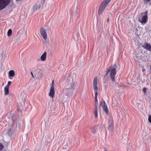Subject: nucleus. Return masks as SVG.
<instances>
[{"mask_svg": "<svg viewBox=\"0 0 151 151\" xmlns=\"http://www.w3.org/2000/svg\"><path fill=\"white\" fill-rule=\"evenodd\" d=\"M116 64H114L113 65H111L109 67L107 70L106 73L104 76V80L106 81L107 79V76L109 73H110V76L111 79L112 81L111 83V85H112V83L114 84V82L115 81V76L116 73Z\"/></svg>", "mask_w": 151, "mask_h": 151, "instance_id": "f257e3e1", "label": "nucleus"}, {"mask_svg": "<svg viewBox=\"0 0 151 151\" xmlns=\"http://www.w3.org/2000/svg\"><path fill=\"white\" fill-rule=\"evenodd\" d=\"M76 86V82H73V79L70 81H67L65 83V94L68 97H70L73 94L74 90Z\"/></svg>", "mask_w": 151, "mask_h": 151, "instance_id": "f03ea898", "label": "nucleus"}, {"mask_svg": "<svg viewBox=\"0 0 151 151\" xmlns=\"http://www.w3.org/2000/svg\"><path fill=\"white\" fill-rule=\"evenodd\" d=\"M93 88L95 93V107L97 108V106L98 104V101L97 99V96L98 95L97 91L98 90V83H97V77L94 78L93 82Z\"/></svg>", "mask_w": 151, "mask_h": 151, "instance_id": "7ed1b4c3", "label": "nucleus"}, {"mask_svg": "<svg viewBox=\"0 0 151 151\" xmlns=\"http://www.w3.org/2000/svg\"><path fill=\"white\" fill-rule=\"evenodd\" d=\"M11 0H0V10L4 9L9 3Z\"/></svg>", "mask_w": 151, "mask_h": 151, "instance_id": "20e7f679", "label": "nucleus"}, {"mask_svg": "<svg viewBox=\"0 0 151 151\" xmlns=\"http://www.w3.org/2000/svg\"><path fill=\"white\" fill-rule=\"evenodd\" d=\"M108 129L110 131H112L113 128L114 121L111 116H110L108 119Z\"/></svg>", "mask_w": 151, "mask_h": 151, "instance_id": "39448f33", "label": "nucleus"}, {"mask_svg": "<svg viewBox=\"0 0 151 151\" xmlns=\"http://www.w3.org/2000/svg\"><path fill=\"white\" fill-rule=\"evenodd\" d=\"M35 75L37 77L41 76L42 73V71L40 69H37L34 71Z\"/></svg>", "mask_w": 151, "mask_h": 151, "instance_id": "423d86ee", "label": "nucleus"}, {"mask_svg": "<svg viewBox=\"0 0 151 151\" xmlns=\"http://www.w3.org/2000/svg\"><path fill=\"white\" fill-rule=\"evenodd\" d=\"M40 34L43 38L45 40H46L47 38L46 32L43 27L40 28Z\"/></svg>", "mask_w": 151, "mask_h": 151, "instance_id": "0eeeda50", "label": "nucleus"}, {"mask_svg": "<svg viewBox=\"0 0 151 151\" xmlns=\"http://www.w3.org/2000/svg\"><path fill=\"white\" fill-rule=\"evenodd\" d=\"M106 7V6L104 5V3H102L98 11V14L99 15L102 13Z\"/></svg>", "mask_w": 151, "mask_h": 151, "instance_id": "6e6552de", "label": "nucleus"}, {"mask_svg": "<svg viewBox=\"0 0 151 151\" xmlns=\"http://www.w3.org/2000/svg\"><path fill=\"white\" fill-rule=\"evenodd\" d=\"M12 121V123L11 124L10 128H12V130H15L17 127V121L15 120L14 121Z\"/></svg>", "mask_w": 151, "mask_h": 151, "instance_id": "1a4fd4ad", "label": "nucleus"}, {"mask_svg": "<svg viewBox=\"0 0 151 151\" xmlns=\"http://www.w3.org/2000/svg\"><path fill=\"white\" fill-rule=\"evenodd\" d=\"M101 126L99 125H98L96 126L93 127L91 128V131L93 133H96L98 129L100 128Z\"/></svg>", "mask_w": 151, "mask_h": 151, "instance_id": "9d476101", "label": "nucleus"}, {"mask_svg": "<svg viewBox=\"0 0 151 151\" xmlns=\"http://www.w3.org/2000/svg\"><path fill=\"white\" fill-rule=\"evenodd\" d=\"M55 95L54 88H50V92L49 93V95L50 96L52 97V98H54Z\"/></svg>", "mask_w": 151, "mask_h": 151, "instance_id": "9b49d317", "label": "nucleus"}, {"mask_svg": "<svg viewBox=\"0 0 151 151\" xmlns=\"http://www.w3.org/2000/svg\"><path fill=\"white\" fill-rule=\"evenodd\" d=\"M142 46L144 48H145L146 50L151 51V45L150 44L146 43V44H145Z\"/></svg>", "mask_w": 151, "mask_h": 151, "instance_id": "f8f14e48", "label": "nucleus"}, {"mask_svg": "<svg viewBox=\"0 0 151 151\" xmlns=\"http://www.w3.org/2000/svg\"><path fill=\"white\" fill-rule=\"evenodd\" d=\"M7 117L11 119L12 121H14L15 120L14 114L12 112L9 113V114H8Z\"/></svg>", "mask_w": 151, "mask_h": 151, "instance_id": "ddd939ff", "label": "nucleus"}, {"mask_svg": "<svg viewBox=\"0 0 151 151\" xmlns=\"http://www.w3.org/2000/svg\"><path fill=\"white\" fill-rule=\"evenodd\" d=\"M147 15H145L142 18V20L140 21V22H141V23H145L147 22Z\"/></svg>", "mask_w": 151, "mask_h": 151, "instance_id": "4468645a", "label": "nucleus"}, {"mask_svg": "<svg viewBox=\"0 0 151 151\" xmlns=\"http://www.w3.org/2000/svg\"><path fill=\"white\" fill-rule=\"evenodd\" d=\"M15 73L14 70H10L9 72V77L10 79H12L11 77L14 76Z\"/></svg>", "mask_w": 151, "mask_h": 151, "instance_id": "2eb2a0df", "label": "nucleus"}, {"mask_svg": "<svg viewBox=\"0 0 151 151\" xmlns=\"http://www.w3.org/2000/svg\"><path fill=\"white\" fill-rule=\"evenodd\" d=\"M46 52H45L41 55V59L42 61H44L46 60Z\"/></svg>", "mask_w": 151, "mask_h": 151, "instance_id": "dca6fc26", "label": "nucleus"}, {"mask_svg": "<svg viewBox=\"0 0 151 151\" xmlns=\"http://www.w3.org/2000/svg\"><path fill=\"white\" fill-rule=\"evenodd\" d=\"M4 94L5 95L8 94L9 93V88L8 86H5L4 88Z\"/></svg>", "mask_w": 151, "mask_h": 151, "instance_id": "f3484780", "label": "nucleus"}, {"mask_svg": "<svg viewBox=\"0 0 151 151\" xmlns=\"http://www.w3.org/2000/svg\"><path fill=\"white\" fill-rule=\"evenodd\" d=\"M11 128H10L9 129V130L7 132V134L8 135L11 136L12 134V133L14 132V130H12Z\"/></svg>", "mask_w": 151, "mask_h": 151, "instance_id": "a211bd4d", "label": "nucleus"}, {"mask_svg": "<svg viewBox=\"0 0 151 151\" xmlns=\"http://www.w3.org/2000/svg\"><path fill=\"white\" fill-rule=\"evenodd\" d=\"M102 108L104 111L105 112L106 115H107L108 114V110L107 106L102 107Z\"/></svg>", "mask_w": 151, "mask_h": 151, "instance_id": "6ab92c4d", "label": "nucleus"}, {"mask_svg": "<svg viewBox=\"0 0 151 151\" xmlns=\"http://www.w3.org/2000/svg\"><path fill=\"white\" fill-rule=\"evenodd\" d=\"M12 33V31L11 29H9L7 32V36L9 37L11 35Z\"/></svg>", "mask_w": 151, "mask_h": 151, "instance_id": "aec40b11", "label": "nucleus"}, {"mask_svg": "<svg viewBox=\"0 0 151 151\" xmlns=\"http://www.w3.org/2000/svg\"><path fill=\"white\" fill-rule=\"evenodd\" d=\"M111 0H105L102 3H104L105 5H106L108 4Z\"/></svg>", "mask_w": 151, "mask_h": 151, "instance_id": "412c9836", "label": "nucleus"}, {"mask_svg": "<svg viewBox=\"0 0 151 151\" xmlns=\"http://www.w3.org/2000/svg\"><path fill=\"white\" fill-rule=\"evenodd\" d=\"M97 108H95V109L94 110V115L95 116V117L96 118L97 117Z\"/></svg>", "mask_w": 151, "mask_h": 151, "instance_id": "4be33fe9", "label": "nucleus"}, {"mask_svg": "<svg viewBox=\"0 0 151 151\" xmlns=\"http://www.w3.org/2000/svg\"><path fill=\"white\" fill-rule=\"evenodd\" d=\"M103 102L101 103V106L102 107H105V106H107L106 105L105 102L104 100L103 101Z\"/></svg>", "mask_w": 151, "mask_h": 151, "instance_id": "5701e85b", "label": "nucleus"}, {"mask_svg": "<svg viewBox=\"0 0 151 151\" xmlns=\"http://www.w3.org/2000/svg\"><path fill=\"white\" fill-rule=\"evenodd\" d=\"M40 4H36L35 6V9H39L40 7Z\"/></svg>", "mask_w": 151, "mask_h": 151, "instance_id": "b1692460", "label": "nucleus"}, {"mask_svg": "<svg viewBox=\"0 0 151 151\" xmlns=\"http://www.w3.org/2000/svg\"><path fill=\"white\" fill-rule=\"evenodd\" d=\"M4 147V145L1 143H0V151H2Z\"/></svg>", "mask_w": 151, "mask_h": 151, "instance_id": "393cba45", "label": "nucleus"}, {"mask_svg": "<svg viewBox=\"0 0 151 151\" xmlns=\"http://www.w3.org/2000/svg\"><path fill=\"white\" fill-rule=\"evenodd\" d=\"M54 80H53L52 83H51V86L50 88H54Z\"/></svg>", "mask_w": 151, "mask_h": 151, "instance_id": "a878e982", "label": "nucleus"}, {"mask_svg": "<svg viewBox=\"0 0 151 151\" xmlns=\"http://www.w3.org/2000/svg\"><path fill=\"white\" fill-rule=\"evenodd\" d=\"M148 120L149 122L151 123V115H150L149 116Z\"/></svg>", "mask_w": 151, "mask_h": 151, "instance_id": "bb28decb", "label": "nucleus"}, {"mask_svg": "<svg viewBox=\"0 0 151 151\" xmlns=\"http://www.w3.org/2000/svg\"><path fill=\"white\" fill-rule=\"evenodd\" d=\"M67 147H68V146H64V147H63L62 148V149H63V150H65V151H67Z\"/></svg>", "mask_w": 151, "mask_h": 151, "instance_id": "cd10ccee", "label": "nucleus"}, {"mask_svg": "<svg viewBox=\"0 0 151 151\" xmlns=\"http://www.w3.org/2000/svg\"><path fill=\"white\" fill-rule=\"evenodd\" d=\"M11 83V82L10 81H9L8 82V84L7 85H6V86H8V87L9 88V86L10 85Z\"/></svg>", "mask_w": 151, "mask_h": 151, "instance_id": "c85d7f7f", "label": "nucleus"}, {"mask_svg": "<svg viewBox=\"0 0 151 151\" xmlns=\"http://www.w3.org/2000/svg\"><path fill=\"white\" fill-rule=\"evenodd\" d=\"M146 91V88H144L143 89V91L144 93H145Z\"/></svg>", "mask_w": 151, "mask_h": 151, "instance_id": "c756f323", "label": "nucleus"}, {"mask_svg": "<svg viewBox=\"0 0 151 151\" xmlns=\"http://www.w3.org/2000/svg\"><path fill=\"white\" fill-rule=\"evenodd\" d=\"M30 73H31V74L32 76V78H35V76L33 75V73L32 72H31Z\"/></svg>", "mask_w": 151, "mask_h": 151, "instance_id": "7c9ffc66", "label": "nucleus"}, {"mask_svg": "<svg viewBox=\"0 0 151 151\" xmlns=\"http://www.w3.org/2000/svg\"><path fill=\"white\" fill-rule=\"evenodd\" d=\"M146 71V70L143 67V69H142V71L143 72V73H145V71Z\"/></svg>", "mask_w": 151, "mask_h": 151, "instance_id": "2f4dec72", "label": "nucleus"}, {"mask_svg": "<svg viewBox=\"0 0 151 151\" xmlns=\"http://www.w3.org/2000/svg\"><path fill=\"white\" fill-rule=\"evenodd\" d=\"M144 13L145 14V15H147L148 13L147 11H145V12Z\"/></svg>", "mask_w": 151, "mask_h": 151, "instance_id": "473e14b6", "label": "nucleus"}, {"mask_svg": "<svg viewBox=\"0 0 151 151\" xmlns=\"http://www.w3.org/2000/svg\"><path fill=\"white\" fill-rule=\"evenodd\" d=\"M45 0H42V3L44 4L45 3Z\"/></svg>", "mask_w": 151, "mask_h": 151, "instance_id": "72a5a7b5", "label": "nucleus"}, {"mask_svg": "<svg viewBox=\"0 0 151 151\" xmlns=\"http://www.w3.org/2000/svg\"><path fill=\"white\" fill-rule=\"evenodd\" d=\"M109 19L108 18V19L107 20V22H109Z\"/></svg>", "mask_w": 151, "mask_h": 151, "instance_id": "f704fd0d", "label": "nucleus"}, {"mask_svg": "<svg viewBox=\"0 0 151 151\" xmlns=\"http://www.w3.org/2000/svg\"><path fill=\"white\" fill-rule=\"evenodd\" d=\"M60 151H65V150H63V149H62Z\"/></svg>", "mask_w": 151, "mask_h": 151, "instance_id": "c9c22d12", "label": "nucleus"}, {"mask_svg": "<svg viewBox=\"0 0 151 151\" xmlns=\"http://www.w3.org/2000/svg\"><path fill=\"white\" fill-rule=\"evenodd\" d=\"M27 134H26L25 135V136L26 137H27Z\"/></svg>", "mask_w": 151, "mask_h": 151, "instance_id": "e433bc0d", "label": "nucleus"}, {"mask_svg": "<svg viewBox=\"0 0 151 151\" xmlns=\"http://www.w3.org/2000/svg\"><path fill=\"white\" fill-rule=\"evenodd\" d=\"M150 69H151V63L150 65Z\"/></svg>", "mask_w": 151, "mask_h": 151, "instance_id": "4c0bfd02", "label": "nucleus"}, {"mask_svg": "<svg viewBox=\"0 0 151 151\" xmlns=\"http://www.w3.org/2000/svg\"><path fill=\"white\" fill-rule=\"evenodd\" d=\"M104 83H105V82H103Z\"/></svg>", "mask_w": 151, "mask_h": 151, "instance_id": "58836bf2", "label": "nucleus"}]
</instances>
